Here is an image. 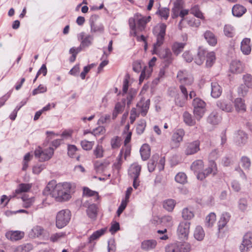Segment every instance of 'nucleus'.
Segmentation results:
<instances>
[{
  "mask_svg": "<svg viewBox=\"0 0 252 252\" xmlns=\"http://www.w3.org/2000/svg\"><path fill=\"white\" fill-rule=\"evenodd\" d=\"M74 187L70 183H56L55 180L49 182L43 191L44 195H50L58 202L68 201L71 197V193L74 192Z\"/></svg>",
  "mask_w": 252,
  "mask_h": 252,
  "instance_id": "1",
  "label": "nucleus"
},
{
  "mask_svg": "<svg viewBox=\"0 0 252 252\" xmlns=\"http://www.w3.org/2000/svg\"><path fill=\"white\" fill-rule=\"evenodd\" d=\"M151 19L150 16H143L138 13L135 14L133 18L129 19V26L133 32L134 36L136 35L137 31L142 32L144 30L146 24L150 22Z\"/></svg>",
  "mask_w": 252,
  "mask_h": 252,
  "instance_id": "2",
  "label": "nucleus"
},
{
  "mask_svg": "<svg viewBox=\"0 0 252 252\" xmlns=\"http://www.w3.org/2000/svg\"><path fill=\"white\" fill-rule=\"evenodd\" d=\"M71 214L69 210H62L58 212L56 217V226L61 229L66 226L70 220Z\"/></svg>",
  "mask_w": 252,
  "mask_h": 252,
  "instance_id": "3",
  "label": "nucleus"
},
{
  "mask_svg": "<svg viewBox=\"0 0 252 252\" xmlns=\"http://www.w3.org/2000/svg\"><path fill=\"white\" fill-rule=\"evenodd\" d=\"M167 26L164 23H160L155 27L153 33L157 38L156 42L154 44V50L160 47L163 43L166 33Z\"/></svg>",
  "mask_w": 252,
  "mask_h": 252,
  "instance_id": "4",
  "label": "nucleus"
},
{
  "mask_svg": "<svg viewBox=\"0 0 252 252\" xmlns=\"http://www.w3.org/2000/svg\"><path fill=\"white\" fill-rule=\"evenodd\" d=\"M54 150L52 147L43 149L40 147H38L34 150V156L40 162L48 161L53 157Z\"/></svg>",
  "mask_w": 252,
  "mask_h": 252,
  "instance_id": "5",
  "label": "nucleus"
},
{
  "mask_svg": "<svg viewBox=\"0 0 252 252\" xmlns=\"http://www.w3.org/2000/svg\"><path fill=\"white\" fill-rule=\"evenodd\" d=\"M243 80L244 84L241 85L238 89V92L241 96L246 95L248 89L252 88V75L250 74L244 75Z\"/></svg>",
  "mask_w": 252,
  "mask_h": 252,
  "instance_id": "6",
  "label": "nucleus"
},
{
  "mask_svg": "<svg viewBox=\"0 0 252 252\" xmlns=\"http://www.w3.org/2000/svg\"><path fill=\"white\" fill-rule=\"evenodd\" d=\"M217 173V166L216 162L213 160H210L208 167L203 172L199 173L197 175V178L203 180L208 175L212 174L213 176Z\"/></svg>",
  "mask_w": 252,
  "mask_h": 252,
  "instance_id": "7",
  "label": "nucleus"
},
{
  "mask_svg": "<svg viewBox=\"0 0 252 252\" xmlns=\"http://www.w3.org/2000/svg\"><path fill=\"white\" fill-rule=\"evenodd\" d=\"M177 78L181 85L190 86L193 83L194 81L192 76L185 70L179 71L177 73Z\"/></svg>",
  "mask_w": 252,
  "mask_h": 252,
  "instance_id": "8",
  "label": "nucleus"
},
{
  "mask_svg": "<svg viewBox=\"0 0 252 252\" xmlns=\"http://www.w3.org/2000/svg\"><path fill=\"white\" fill-rule=\"evenodd\" d=\"M190 222L181 221L177 228V234L181 239L186 240L189 233Z\"/></svg>",
  "mask_w": 252,
  "mask_h": 252,
  "instance_id": "9",
  "label": "nucleus"
},
{
  "mask_svg": "<svg viewBox=\"0 0 252 252\" xmlns=\"http://www.w3.org/2000/svg\"><path fill=\"white\" fill-rule=\"evenodd\" d=\"M200 142L198 140L186 143L184 151L185 155L189 156L197 153L200 151Z\"/></svg>",
  "mask_w": 252,
  "mask_h": 252,
  "instance_id": "10",
  "label": "nucleus"
},
{
  "mask_svg": "<svg viewBox=\"0 0 252 252\" xmlns=\"http://www.w3.org/2000/svg\"><path fill=\"white\" fill-rule=\"evenodd\" d=\"M252 233L249 232L243 236V241L240 246L241 252H248L252 248Z\"/></svg>",
  "mask_w": 252,
  "mask_h": 252,
  "instance_id": "11",
  "label": "nucleus"
},
{
  "mask_svg": "<svg viewBox=\"0 0 252 252\" xmlns=\"http://www.w3.org/2000/svg\"><path fill=\"white\" fill-rule=\"evenodd\" d=\"M157 58L154 57L149 62V67L144 66L139 77V83H142L145 79L149 78L153 71L152 67L155 65Z\"/></svg>",
  "mask_w": 252,
  "mask_h": 252,
  "instance_id": "12",
  "label": "nucleus"
},
{
  "mask_svg": "<svg viewBox=\"0 0 252 252\" xmlns=\"http://www.w3.org/2000/svg\"><path fill=\"white\" fill-rule=\"evenodd\" d=\"M159 56L163 60L165 67H168L173 62L172 54L169 49L166 48L161 51L159 53Z\"/></svg>",
  "mask_w": 252,
  "mask_h": 252,
  "instance_id": "13",
  "label": "nucleus"
},
{
  "mask_svg": "<svg viewBox=\"0 0 252 252\" xmlns=\"http://www.w3.org/2000/svg\"><path fill=\"white\" fill-rule=\"evenodd\" d=\"M150 104V100L149 99L145 100V98L142 97L140 100L137 103L136 107L138 110L140 111V114L144 117L148 112Z\"/></svg>",
  "mask_w": 252,
  "mask_h": 252,
  "instance_id": "14",
  "label": "nucleus"
},
{
  "mask_svg": "<svg viewBox=\"0 0 252 252\" xmlns=\"http://www.w3.org/2000/svg\"><path fill=\"white\" fill-rule=\"evenodd\" d=\"M229 71L234 74L241 73L244 71V65L240 61H232L230 64Z\"/></svg>",
  "mask_w": 252,
  "mask_h": 252,
  "instance_id": "15",
  "label": "nucleus"
},
{
  "mask_svg": "<svg viewBox=\"0 0 252 252\" xmlns=\"http://www.w3.org/2000/svg\"><path fill=\"white\" fill-rule=\"evenodd\" d=\"M24 235V232L21 231H9L5 233V237L11 241H16L22 239Z\"/></svg>",
  "mask_w": 252,
  "mask_h": 252,
  "instance_id": "16",
  "label": "nucleus"
},
{
  "mask_svg": "<svg viewBox=\"0 0 252 252\" xmlns=\"http://www.w3.org/2000/svg\"><path fill=\"white\" fill-rule=\"evenodd\" d=\"M209 53L205 48L199 47L196 56L194 58V62L198 65H201L204 62L206 54Z\"/></svg>",
  "mask_w": 252,
  "mask_h": 252,
  "instance_id": "17",
  "label": "nucleus"
},
{
  "mask_svg": "<svg viewBox=\"0 0 252 252\" xmlns=\"http://www.w3.org/2000/svg\"><path fill=\"white\" fill-rule=\"evenodd\" d=\"M185 135V131L183 129L179 128L177 129L173 134L172 140L175 143V147H178L180 143L183 141Z\"/></svg>",
  "mask_w": 252,
  "mask_h": 252,
  "instance_id": "18",
  "label": "nucleus"
},
{
  "mask_svg": "<svg viewBox=\"0 0 252 252\" xmlns=\"http://www.w3.org/2000/svg\"><path fill=\"white\" fill-rule=\"evenodd\" d=\"M85 32H82L79 34V38L81 40V46L83 48H86L92 44L94 40V37L91 35L85 36Z\"/></svg>",
  "mask_w": 252,
  "mask_h": 252,
  "instance_id": "19",
  "label": "nucleus"
},
{
  "mask_svg": "<svg viewBox=\"0 0 252 252\" xmlns=\"http://www.w3.org/2000/svg\"><path fill=\"white\" fill-rule=\"evenodd\" d=\"M141 166L138 163L132 164L128 169V175L130 177L138 178L141 172Z\"/></svg>",
  "mask_w": 252,
  "mask_h": 252,
  "instance_id": "20",
  "label": "nucleus"
},
{
  "mask_svg": "<svg viewBox=\"0 0 252 252\" xmlns=\"http://www.w3.org/2000/svg\"><path fill=\"white\" fill-rule=\"evenodd\" d=\"M96 15L92 16L90 19L91 26V32L92 33L100 32L102 33L104 31V27L101 24H96L94 23V19H96Z\"/></svg>",
  "mask_w": 252,
  "mask_h": 252,
  "instance_id": "21",
  "label": "nucleus"
},
{
  "mask_svg": "<svg viewBox=\"0 0 252 252\" xmlns=\"http://www.w3.org/2000/svg\"><path fill=\"white\" fill-rule=\"evenodd\" d=\"M45 232L44 229L41 226H34L29 232V236L31 238H35L43 236Z\"/></svg>",
  "mask_w": 252,
  "mask_h": 252,
  "instance_id": "22",
  "label": "nucleus"
},
{
  "mask_svg": "<svg viewBox=\"0 0 252 252\" xmlns=\"http://www.w3.org/2000/svg\"><path fill=\"white\" fill-rule=\"evenodd\" d=\"M157 245L155 240H146L141 243V248L145 251H150L155 249Z\"/></svg>",
  "mask_w": 252,
  "mask_h": 252,
  "instance_id": "23",
  "label": "nucleus"
},
{
  "mask_svg": "<svg viewBox=\"0 0 252 252\" xmlns=\"http://www.w3.org/2000/svg\"><path fill=\"white\" fill-rule=\"evenodd\" d=\"M230 215L229 213L224 212L221 215L220 220L218 222V229L220 232L226 225L230 219Z\"/></svg>",
  "mask_w": 252,
  "mask_h": 252,
  "instance_id": "24",
  "label": "nucleus"
},
{
  "mask_svg": "<svg viewBox=\"0 0 252 252\" xmlns=\"http://www.w3.org/2000/svg\"><path fill=\"white\" fill-rule=\"evenodd\" d=\"M204 37L210 45L214 46L217 44V37L211 31H206L204 33Z\"/></svg>",
  "mask_w": 252,
  "mask_h": 252,
  "instance_id": "25",
  "label": "nucleus"
},
{
  "mask_svg": "<svg viewBox=\"0 0 252 252\" xmlns=\"http://www.w3.org/2000/svg\"><path fill=\"white\" fill-rule=\"evenodd\" d=\"M250 42L251 39L249 38H245L241 42V50L245 55H249L251 52Z\"/></svg>",
  "mask_w": 252,
  "mask_h": 252,
  "instance_id": "26",
  "label": "nucleus"
},
{
  "mask_svg": "<svg viewBox=\"0 0 252 252\" xmlns=\"http://www.w3.org/2000/svg\"><path fill=\"white\" fill-rule=\"evenodd\" d=\"M247 11V9L240 4L234 5L232 8L233 16L237 17H241Z\"/></svg>",
  "mask_w": 252,
  "mask_h": 252,
  "instance_id": "27",
  "label": "nucleus"
},
{
  "mask_svg": "<svg viewBox=\"0 0 252 252\" xmlns=\"http://www.w3.org/2000/svg\"><path fill=\"white\" fill-rule=\"evenodd\" d=\"M217 106L222 111L226 112H232L233 110L232 105L230 102H228L225 100H220L217 102Z\"/></svg>",
  "mask_w": 252,
  "mask_h": 252,
  "instance_id": "28",
  "label": "nucleus"
},
{
  "mask_svg": "<svg viewBox=\"0 0 252 252\" xmlns=\"http://www.w3.org/2000/svg\"><path fill=\"white\" fill-rule=\"evenodd\" d=\"M221 87L216 82L211 83V95L214 98L219 97L221 94Z\"/></svg>",
  "mask_w": 252,
  "mask_h": 252,
  "instance_id": "29",
  "label": "nucleus"
},
{
  "mask_svg": "<svg viewBox=\"0 0 252 252\" xmlns=\"http://www.w3.org/2000/svg\"><path fill=\"white\" fill-rule=\"evenodd\" d=\"M234 106L236 110L238 112H245L246 111L245 101L241 98L238 97L234 100Z\"/></svg>",
  "mask_w": 252,
  "mask_h": 252,
  "instance_id": "30",
  "label": "nucleus"
},
{
  "mask_svg": "<svg viewBox=\"0 0 252 252\" xmlns=\"http://www.w3.org/2000/svg\"><path fill=\"white\" fill-rule=\"evenodd\" d=\"M125 147H125V149L124 148H122L120 152L119 153L118 158V161L117 163V166H118V168H119L122 164L121 158H122V157L123 154H124V157H125V159H126V157L127 156H129L130 154V150H131L130 147L128 146H126V145H125Z\"/></svg>",
  "mask_w": 252,
  "mask_h": 252,
  "instance_id": "31",
  "label": "nucleus"
},
{
  "mask_svg": "<svg viewBox=\"0 0 252 252\" xmlns=\"http://www.w3.org/2000/svg\"><path fill=\"white\" fill-rule=\"evenodd\" d=\"M237 142L240 146L245 145L248 140L247 134L242 130L238 131L236 137Z\"/></svg>",
  "mask_w": 252,
  "mask_h": 252,
  "instance_id": "32",
  "label": "nucleus"
},
{
  "mask_svg": "<svg viewBox=\"0 0 252 252\" xmlns=\"http://www.w3.org/2000/svg\"><path fill=\"white\" fill-rule=\"evenodd\" d=\"M87 213L90 219L95 220L97 215V207L96 205L94 204L90 205L87 209Z\"/></svg>",
  "mask_w": 252,
  "mask_h": 252,
  "instance_id": "33",
  "label": "nucleus"
},
{
  "mask_svg": "<svg viewBox=\"0 0 252 252\" xmlns=\"http://www.w3.org/2000/svg\"><path fill=\"white\" fill-rule=\"evenodd\" d=\"M204 163L202 160L199 159L194 161L191 165V169L195 172L201 173L200 172L203 168Z\"/></svg>",
  "mask_w": 252,
  "mask_h": 252,
  "instance_id": "34",
  "label": "nucleus"
},
{
  "mask_svg": "<svg viewBox=\"0 0 252 252\" xmlns=\"http://www.w3.org/2000/svg\"><path fill=\"white\" fill-rule=\"evenodd\" d=\"M33 249V246L31 243H27L19 245L15 248L14 252H30Z\"/></svg>",
  "mask_w": 252,
  "mask_h": 252,
  "instance_id": "35",
  "label": "nucleus"
},
{
  "mask_svg": "<svg viewBox=\"0 0 252 252\" xmlns=\"http://www.w3.org/2000/svg\"><path fill=\"white\" fill-rule=\"evenodd\" d=\"M106 231V228H101L94 231L88 238V242L91 243L93 241L97 239L103 235Z\"/></svg>",
  "mask_w": 252,
  "mask_h": 252,
  "instance_id": "36",
  "label": "nucleus"
},
{
  "mask_svg": "<svg viewBox=\"0 0 252 252\" xmlns=\"http://www.w3.org/2000/svg\"><path fill=\"white\" fill-rule=\"evenodd\" d=\"M206 66L211 67L216 61V55L214 52H209L206 54Z\"/></svg>",
  "mask_w": 252,
  "mask_h": 252,
  "instance_id": "37",
  "label": "nucleus"
},
{
  "mask_svg": "<svg viewBox=\"0 0 252 252\" xmlns=\"http://www.w3.org/2000/svg\"><path fill=\"white\" fill-rule=\"evenodd\" d=\"M205 236V232L203 228L200 226H197L194 231V237L198 241H201Z\"/></svg>",
  "mask_w": 252,
  "mask_h": 252,
  "instance_id": "38",
  "label": "nucleus"
},
{
  "mask_svg": "<svg viewBox=\"0 0 252 252\" xmlns=\"http://www.w3.org/2000/svg\"><path fill=\"white\" fill-rule=\"evenodd\" d=\"M187 96H183L180 94H177L175 96V103L176 105L180 107H183L185 104L187 100Z\"/></svg>",
  "mask_w": 252,
  "mask_h": 252,
  "instance_id": "39",
  "label": "nucleus"
},
{
  "mask_svg": "<svg viewBox=\"0 0 252 252\" xmlns=\"http://www.w3.org/2000/svg\"><path fill=\"white\" fill-rule=\"evenodd\" d=\"M182 8V5L179 1H176L174 3V6L172 9L171 17L173 19L176 18L179 16L180 10Z\"/></svg>",
  "mask_w": 252,
  "mask_h": 252,
  "instance_id": "40",
  "label": "nucleus"
},
{
  "mask_svg": "<svg viewBox=\"0 0 252 252\" xmlns=\"http://www.w3.org/2000/svg\"><path fill=\"white\" fill-rule=\"evenodd\" d=\"M185 46V43L176 42L172 46V51L175 55H178L183 51Z\"/></svg>",
  "mask_w": 252,
  "mask_h": 252,
  "instance_id": "41",
  "label": "nucleus"
},
{
  "mask_svg": "<svg viewBox=\"0 0 252 252\" xmlns=\"http://www.w3.org/2000/svg\"><path fill=\"white\" fill-rule=\"evenodd\" d=\"M175 202L174 200L172 199H169L165 200L163 202V208L167 211L170 212L172 211L175 206Z\"/></svg>",
  "mask_w": 252,
  "mask_h": 252,
  "instance_id": "42",
  "label": "nucleus"
},
{
  "mask_svg": "<svg viewBox=\"0 0 252 252\" xmlns=\"http://www.w3.org/2000/svg\"><path fill=\"white\" fill-rule=\"evenodd\" d=\"M183 118L184 122L188 125L192 126L195 124V120L192 118L191 115L189 112H184Z\"/></svg>",
  "mask_w": 252,
  "mask_h": 252,
  "instance_id": "43",
  "label": "nucleus"
},
{
  "mask_svg": "<svg viewBox=\"0 0 252 252\" xmlns=\"http://www.w3.org/2000/svg\"><path fill=\"white\" fill-rule=\"evenodd\" d=\"M170 10L168 8L163 7L158 8L156 14L159 15L161 18L167 20L169 16Z\"/></svg>",
  "mask_w": 252,
  "mask_h": 252,
  "instance_id": "44",
  "label": "nucleus"
},
{
  "mask_svg": "<svg viewBox=\"0 0 252 252\" xmlns=\"http://www.w3.org/2000/svg\"><path fill=\"white\" fill-rule=\"evenodd\" d=\"M31 188V186L29 184L22 183L18 185V188L15 190L17 194L22 192H28Z\"/></svg>",
  "mask_w": 252,
  "mask_h": 252,
  "instance_id": "45",
  "label": "nucleus"
},
{
  "mask_svg": "<svg viewBox=\"0 0 252 252\" xmlns=\"http://www.w3.org/2000/svg\"><path fill=\"white\" fill-rule=\"evenodd\" d=\"M223 32L225 35L228 37H233L235 35L234 29L230 25H225Z\"/></svg>",
  "mask_w": 252,
  "mask_h": 252,
  "instance_id": "46",
  "label": "nucleus"
},
{
  "mask_svg": "<svg viewBox=\"0 0 252 252\" xmlns=\"http://www.w3.org/2000/svg\"><path fill=\"white\" fill-rule=\"evenodd\" d=\"M108 164V162L96 161L94 164V168L96 172H102L105 170Z\"/></svg>",
  "mask_w": 252,
  "mask_h": 252,
  "instance_id": "47",
  "label": "nucleus"
},
{
  "mask_svg": "<svg viewBox=\"0 0 252 252\" xmlns=\"http://www.w3.org/2000/svg\"><path fill=\"white\" fill-rule=\"evenodd\" d=\"M216 219V216L214 213H210L206 218L205 225L207 227L212 226L215 222Z\"/></svg>",
  "mask_w": 252,
  "mask_h": 252,
  "instance_id": "48",
  "label": "nucleus"
},
{
  "mask_svg": "<svg viewBox=\"0 0 252 252\" xmlns=\"http://www.w3.org/2000/svg\"><path fill=\"white\" fill-rule=\"evenodd\" d=\"M140 151L142 159L143 160H147L150 156V151L147 146H143Z\"/></svg>",
  "mask_w": 252,
  "mask_h": 252,
  "instance_id": "49",
  "label": "nucleus"
},
{
  "mask_svg": "<svg viewBox=\"0 0 252 252\" xmlns=\"http://www.w3.org/2000/svg\"><path fill=\"white\" fill-rule=\"evenodd\" d=\"M220 119L217 113H212L207 118V122L212 125H217L219 123Z\"/></svg>",
  "mask_w": 252,
  "mask_h": 252,
  "instance_id": "50",
  "label": "nucleus"
},
{
  "mask_svg": "<svg viewBox=\"0 0 252 252\" xmlns=\"http://www.w3.org/2000/svg\"><path fill=\"white\" fill-rule=\"evenodd\" d=\"M146 126V122L145 120H141L139 121L136 129L137 133L139 135L142 134L145 130Z\"/></svg>",
  "mask_w": 252,
  "mask_h": 252,
  "instance_id": "51",
  "label": "nucleus"
},
{
  "mask_svg": "<svg viewBox=\"0 0 252 252\" xmlns=\"http://www.w3.org/2000/svg\"><path fill=\"white\" fill-rule=\"evenodd\" d=\"M191 13L198 18L204 19L203 13L200 10L198 5H195L191 8Z\"/></svg>",
  "mask_w": 252,
  "mask_h": 252,
  "instance_id": "52",
  "label": "nucleus"
},
{
  "mask_svg": "<svg viewBox=\"0 0 252 252\" xmlns=\"http://www.w3.org/2000/svg\"><path fill=\"white\" fill-rule=\"evenodd\" d=\"M205 108H193V114L195 118L200 120L204 114Z\"/></svg>",
  "mask_w": 252,
  "mask_h": 252,
  "instance_id": "53",
  "label": "nucleus"
},
{
  "mask_svg": "<svg viewBox=\"0 0 252 252\" xmlns=\"http://www.w3.org/2000/svg\"><path fill=\"white\" fill-rule=\"evenodd\" d=\"M65 236V232L56 233L51 235L50 237V240L53 243L57 242L62 238L64 237Z\"/></svg>",
  "mask_w": 252,
  "mask_h": 252,
  "instance_id": "54",
  "label": "nucleus"
},
{
  "mask_svg": "<svg viewBox=\"0 0 252 252\" xmlns=\"http://www.w3.org/2000/svg\"><path fill=\"white\" fill-rule=\"evenodd\" d=\"M194 217L193 213L188 208H184L182 211V217L184 220H190Z\"/></svg>",
  "mask_w": 252,
  "mask_h": 252,
  "instance_id": "55",
  "label": "nucleus"
},
{
  "mask_svg": "<svg viewBox=\"0 0 252 252\" xmlns=\"http://www.w3.org/2000/svg\"><path fill=\"white\" fill-rule=\"evenodd\" d=\"M166 252H180L179 245L177 243L171 244L165 247Z\"/></svg>",
  "mask_w": 252,
  "mask_h": 252,
  "instance_id": "56",
  "label": "nucleus"
},
{
  "mask_svg": "<svg viewBox=\"0 0 252 252\" xmlns=\"http://www.w3.org/2000/svg\"><path fill=\"white\" fill-rule=\"evenodd\" d=\"M121 139L118 136H114L111 140V146L112 149L119 148L121 146Z\"/></svg>",
  "mask_w": 252,
  "mask_h": 252,
  "instance_id": "57",
  "label": "nucleus"
},
{
  "mask_svg": "<svg viewBox=\"0 0 252 252\" xmlns=\"http://www.w3.org/2000/svg\"><path fill=\"white\" fill-rule=\"evenodd\" d=\"M192 106L193 108H205L206 103L201 99L196 97L193 100Z\"/></svg>",
  "mask_w": 252,
  "mask_h": 252,
  "instance_id": "58",
  "label": "nucleus"
},
{
  "mask_svg": "<svg viewBox=\"0 0 252 252\" xmlns=\"http://www.w3.org/2000/svg\"><path fill=\"white\" fill-rule=\"evenodd\" d=\"M241 163L242 166L245 169H249L251 162L250 158L246 156H243L241 158Z\"/></svg>",
  "mask_w": 252,
  "mask_h": 252,
  "instance_id": "59",
  "label": "nucleus"
},
{
  "mask_svg": "<svg viewBox=\"0 0 252 252\" xmlns=\"http://www.w3.org/2000/svg\"><path fill=\"white\" fill-rule=\"evenodd\" d=\"M176 182L181 184H183L187 182V176L183 172L178 173L175 177Z\"/></svg>",
  "mask_w": 252,
  "mask_h": 252,
  "instance_id": "60",
  "label": "nucleus"
},
{
  "mask_svg": "<svg viewBox=\"0 0 252 252\" xmlns=\"http://www.w3.org/2000/svg\"><path fill=\"white\" fill-rule=\"evenodd\" d=\"M248 207L247 200L245 198H241L238 201L239 209L242 212H245Z\"/></svg>",
  "mask_w": 252,
  "mask_h": 252,
  "instance_id": "61",
  "label": "nucleus"
},
{
  "mask_svg": "<svg viewBox=\"0 0 252 252\" xmlns=\"http://www.w3.org/2000/svg\"><path fill=\"white\" fill-rule=\"evenodd\" d=\"M137 92L135 90H130L126 97V104L127 107H129L131 101L135 96Z\"/></svg>",
  "mask_w": 252,
  "mask_h": 252,
  "instance_id": "62",
  "label": "nucleus"
},
{
  "mask_svg": "<svg viewBox=\"0 0 252 252\" xmlns=\"http://www.w3.org/2000/svg\"><path fill=\"white\" fill-rule=\"evenodd\" d=\"M142 62L140 60H137L133 62L132 63V69L133 70L137 73H139L140 71L142 72Z\"/></svg>",
  "mask_w": 252,
  "mask_h": 252,
  "instance_id": "63",
  "label": "nucleus"
},
{
  "mask_svg": "<svg viewBox=\"0 0 252 252\" xmlns=\"http://www.w3.org/2000/svg\"><path fill=\"white\" fill-rule=\"evenodd\" d=\"M81 145L84 150L88 151L92 149L94 145V142L83 140L81 142Z\"/></svg>",
  "mask_w": 252,
  "mask_h": 252,
  "instance_id": "64",
  "label": "nucleus"
}]
</instances>
